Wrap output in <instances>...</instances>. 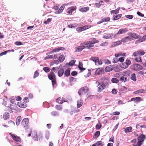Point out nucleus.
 Instances as JSON below:
<instances>
[{
  "instance_id": "1",
  "label": "nucleus",
  "mask_w": 146,
  "mask_h": 146,
  "mask_svg": "<svg viewBox=\"0 0 146 146\" xmlns=\"http://www.w3.org/2000/svg\"><path fill=\"white\" fill-rule=\"evenodd\" d=\"M48 78L52 80V84L53 87L56 84V78L54 73L53 72H50L48 75Z\"/></svg>"
},
{
  "instance_id": "2",
  "label": "nucleus",
  "mask_w": 146,
  "mask_h": 146,
  "mask_svg": "<svg viewBox=\"0 0 146 146\" xmlns=\"http://www.w3.org/2000/svg\"><path fill=\"white\" fill-rule=\"evenodd\" d=\"M130 41L134 39H138L140 38V36L134 33H129L127 34Z\"/></svg>"
},
{
  "instance_id": "3",
  "label": "nucleus",
  "mask_w": 146,
  "mask_h": 146,
  "mask_svg": "<svg viewBox=\"0 0 146 146\" xmlns=\"http://www.w3.org/2000/svg\"><path fill=\"white\" fill-rule=\"evenodd\" d=\"M96 43L95 40H90L88 41L86 43H84V45L86 46V48L90 49V48L94 46V44Z\"/></svg>"
},
{
  "instance_id": "4",
  "label": "nucleus",
  "mask_w": 146,
  "mask_h": 146,
  "mask_svg": "<svg viewBox=\"0 0 146 146\" xmlns=\"http://www.w3.org/2000/svg\"><path fill=\"white\" fill-rule=\"evenodd\" d=\"M89 91L88 88L87 87H84L80 89L78 92L79 95L80 96L87 93Z\"/></svg>"
},
{
  "instance_id": "5",
  "label": "nucleus",
  "mask_w": 146,
  "mask_h": 146,
  "mask_svg": "<svg viewBox=\"0 0 146 146\" xmlns=\"http://www.w3.org/2000/svg\"><path fill=\"white\" fill-rule=\"evenodd\" d=\"M125 54V53H119L118 54H116L115 56V57L114 58L113 60V62L114 63H117L119 61V59L117 57L119 56H124Z\"/></svg>"
},
{
  "instance_id": "6",
  "label": "nucleus",
  "mask_w": 146,
  "mask_h": 146,
  "mask_svg": "<svg viewBox=\"0 0 146 146\" xmlns=\"http://www.w3.org/2000/svg\"><path fill=\"white\" fill-rule=\"evenodd\" d=\"M145 136L142 134L137 138L138 142L137 144H142V143L143 142L145 139Z\"/></svg>"
},
{
  "instance_id": "7",
  "label": "nucleus",
  "mask_w": 146,
  "mask_h": 146,
  "mask_svg": "<svg viewBox=\"0 0 146 146\" xmlns=\"http://www.w3.org/2000/svg\"><path fill=\"white\" fill-rule=\"evenodd\" d=\"M116 35L112 33L105 34L102 36L103 38L106 39H112L115 38Z\"/></svg>"
},
{
  "instance_id": "8",
  "label": "nucleus",
  "mask_w": 146,
  "mask_h": 146,
  "mask_svg": "<svg viewBox=\"0 0 146 146\" xmlns=\"http://www.w3.org/2000/svg\"><path fill=\"white\" fill-rule=\"evenodd\" d=\"M132 68L135 70L139 71L141 70L142 68V66L138 64H134L132 66Z\"/></svg>"
},
{
  "instance_id": "9",
  "label": "nucleus",
  "mask_w": 146,
  "mask_h": 146,
  "mask_svg": "<svg viewBox=\"0 0 146 146\" xmlns=\"http://www.w3.org/2000/svg\"><path fill=\"white\" fill-rule=\"evenodd\" d=\"M86 48V46L84 45H81L74 48V52H78L81 51L83 49Z\"/></svg>"
},
{
  "instance_id": "10",
  "label": "nucleus",
  "mask_w": 146,
  "mask_h": 146,
  "mask_svg": "<svg viewBox=\"0 0 146 146\" xmlns=\"http://www.w3.org/2000/svg\"><path fill=\"white\" fill-rule=\"evenodd\" d=\"M9 135L12 137L14 140L17 142H20L21 139L19 137L17 136L14 134H12L11 133H9Z\"/></svg>"
},
{
  "instance_id": "11",
  "label": "nucleus",
  "mask_w": 146,
  "mask_h": 146,
  "mask_svg": "<svg viewBox=\"0 0 146 146\" xmlns=\"http://www.w3.org/2000/svg\"><path fill=\"white\" fill-rule=\"evenodd\" d=\"M106 86L104 83H102L100 86L98 87V91L99 92H100L103 89L106 88Z\"/></svg>"
},
{
  "instance_id": "12",
  "label": "nucleus",
  "mask_w": 146,
  "mask_h": 146,
  "mask_svg": "<svg viewBox=\"0 0 146 146\" xmlns=\"http://www.w3.org/2000/svg\"><path fill=\"white\" fill-rule=\"evenodd\" d=\"M128 31L127 28H126L123 29H120L118 32L117 33V35H120L121 34L124 33Z\"/></svg>"
},
{
  "instance_id": "13",
  "label": "nucleus",
  "mask_w": 146,
  "mask_h": 146,
  "mask_svg": "<svg viewBox=\"0 0 146 146\" xmlns=\"http://www.w3.org/2000/svg\"><path fill=\"white\" fill-rule=\"evenodd\" d=\"M17 105L19 107L24 108L27 106V105L24 102H19L17 103Z\"/></svg>"
},
{
  "instance_id": "14",
  "label": "nucleus",
  "mask_w": 146,
  "mask_h": 146,
  "mask_svg": "<svg viewBox=\"0 0 146 146\" xmlns=\"http://www.w3.org/2000/svg\"><path fill=\"white\" fill-rule=\"evenodd\" d=\"M29 119L27 118H24L21 124L24 127H25V125H26L29 122Z\"/></svg>"
},
{
  "instance_id": "15",
  "label": "nucleus",
  "mask_w": 146,
  "mask_h": 146,
  "mask_svg": "<svg viewBox=\"0 0 146 146\" xmlns=\"http://www.w3.org/2000/svg\"><path fill=\"white\" fill-rule=\"evenodd\" d=\"M103 69L102 68H99L97 69L95 72V75L97 76L102 73Z\"/></svg>"
},
{
  "instance_id": "16",
  "label": "nucleus",
  "mask_w": 146,
  "mask_h": 146,
  "mask_svg": "<svg viewBox=\"0 0 146 146\" xmlns=\"http://www.w3.org/2000/svg\"><path fill=\"white\" fill-rule=\"evenodd\" d=\"M64 72V70L62 68H61L58 71V75L59 77H60L62 76Z\"/></svg>"
},
{
  "instance_id": "17",
  "label": "nucleus",
  "mask_w": 146,
  "mask_h": 146,
  "mask_svg": "<svg viewBox=\"0 0 146 146\" xmlns=\"http://www.w3.org/2000/svg\"><path fill=\"white\" fill-rule=\"evenodd\" d=\"M64 9V6H62L58 11H56L55 13L56 14H59L62 13Z\"/></svg>"
},
{
  "instance_id": "18",
  "label": "nucleus",
  "mask_w": 146,
  "mask_h": 146,
  "mask_svg": "<svg viewBox=\"0 0 146 146\" xmlns=\"http://www.w3.org/2000/svg\"><path fill=\"white\" fill-rule=\"evenodd\" d=\"M70 68H67L65 71L64 73V75L66 77H68L70 74Z\"/></svg>"
},
{
  "instance_id": "19",
  "label": "nucleus",
  "mask_w": 146,
  "mask_h": 146,
  "mask_svg": "<svg viewBox=\"0 0 146 146\" xmlns=\"http://www.w3.org/2000/svg\"><path fill=\"white\" fill-rule=\"evenodd\" d=\"M78 24L77 23H74V24H72L71 25H68L67 26V27L69 28H74L76 27H77V26H78Z\"/></svg>"
},
{
  "instance_id": "20",
  "label": "nucleus",
  "mask_w": 146,
  "mask_h": 146,
  "mask_svg": "<svg viewBox=\"0 0 146 146\" xmlns=\"http://www.w3.org/2000/svg\"><path fill=\"white\" fill-rule=\"evenodd\" d=\"M51 115L54 117H57L59 115V113L57 111H54L50 113Z\"/></svg>"
},
{
  "instance_id": "21",
  "label": "nucleus",
  "mask_w": 146,
  "mask_h": 146,
  "mask_svg": "<svg viewBox=\"0 0 146 146\" xmlns=\"http://www.w3.org/2000/svg\"><path fill=\"white\" fill-rule=\"evenodd\" d=\"M125 132L127 133V132H130L132 131V128L131 127H126L124 128Z\"/></svg>"
},
{
  "instance_id": "22",
  "label": "nucleus",
  "mask_w": 146,
  "mask_h": 146,
  "mask_svg": "<svg viewBox=\"0 0 146 146\" xmlns=\"http://www.w3.org/2000/svg\"><path fill=\"white\" fill-rule=\"evenodd\" d=\"M129 41H130L128 36L124 37L122 38L121 40V41L123 42H126Z\"/></svg>"
},
{
  "instance_id": "23",
  "label": "nucleus",
  "mask_w": 146,
  "mask_h": 146,
  "mask_svg": "<svg viewBox=\"0 0 146 146\" xmlns=\"http://www.w3.org/2000/svg\"><path fill=\"white\" fill-rule=\"evenodd\" d=\"M89 9V8L88 7H85L80 8L79 11L82 12H85L88 11Z\"/></svg>"
},
{
  "instance_id": "24",
  "label": "nucleus",
  "mask_w": 146,
  "mask_h": 146,
  "mask_svg": "<svg viewBox=\"0 0 146 146\" xmlns=\"http://www.w3.org/2000/svg\"><path fill=\"white\" fill-rule=\"evenodd\" d=\"M22 119L21 117V116L18 117L16 119V122L17 125L18 126L19 125Z\"/></svg>"
},
{
  "instance_id": "25",
  "label": "nucleus",
  "mask_w": 146,
  "mask_h": 146,
  "mask_svg": "<svg viewBox=\"0 0 146 146\" xmlns=\"http://www.w3.org/2000/svg\"><path fill=\"white\" fill-rule=\"evenodd\" d=\"M112 70L111 66V65H109L107 66L105 69V70L106 72H110Z\"/></svg>"
},
{
  "instance_id": "26",
  "label": "nucleus",
  "mask_w": 146,
  "mask_h": 146,
  "mask_svg": "<svg viewBox=\"0 0 146 146\" xmlns=\"http://www.w3.org/2000/svg\"><path fill=\"white\" fill-rule=\"evenodd\" d=\"M78 67L79 69L81 71H83L85 70V68H84L83 67V64L81 62H79V65L78 66Z\"/></svg>"
},
{
  "instance_id": "27",
  "label": "nucleus",
  "mask_w": 146,
  "mask_h": 146,
  "mask_svg": "<svg viewBox=\"0 0 146 146\" xmlns=\"http://www.w3.org/2000/svg\"><path fill=\"white\" fill-rule=\"evenodd\" d=\"M122 16L121 14H119L117 16H113V19L114 20H117L119 19Z\"/></svg>"
},
{
  "instance_id": "28",
  "label": "nucleus",
  "mask_w": 146,
  "mask_h": 146,
  "mask_svg": "<svg viewBox=\"0 0 146 146\" xmlns=\"http://www.w3.org/2000/svg\"><path fill=\"white\" fill-rule=\"evenodd\" d=\"M64 49V48L63 47H58L54 49L53 51H54V52H58L60 50H62Z\"/></svg>"
},
{
  "instance_id": "29",
  "label": "nucleus",
  "mask_w": 146,
  "mask_h": 146,
  "mask_svg": "<svg viewBox=\"0 0 146 146\" xmlns=\"http://www.w3.org/2000/svg\"><path fill=\"white\" fill-rule=\"evenodd\" d=\"M85 30L84 26L81 27H77L76 29V30L79 32H81L82 31Z\"/></svg>"
},
{
  "instance_id": "30",
  "label": "nucleus",
  "mask_w": 146,
  "mask_h": 146,
  "mask_svg": "<svg viewBox=\"0 0 146 146\" xmlns=\"http://www.w3.org/2000/svg\"><path fill=\"white\" fill-rule=\"evenodd\" d=\"M127 80V77L124 76H121L120 78V81L123 82H126Z\"/></svg>"
},
{
  "instance_id": "31",
  "label": "nucleus",
  "mask_w": 146,
  "mask_h": 146,
  "mask_svg": "<svg viewBox=\"0 0 146 146\" xmlns=\"http://www.w3.org/2000/svg\"><path fill=\"white\" fill-rule=\"evenodd\" d=\"M82 101L81 100H78L77 102V107L78 108H80L82 105Z\"/></svg>"
},
{
  "instance_id": "32",
  "label": "nucleus",
  "mask_w": 146,
  "mask_h": 146,
  "mask_svg": "<svg viewBox=\"0 0 146 146\" xmlns=\"http://www.w3.org/2000/svg\"><path fill=\"white\" fill-rule=\"evenodd\" d=\"M96 144L97 146H104V142L101 141L97 142Z\"/></svg>"
},
{
  "instance_id": "33",
  "label": "nucleus",
  "mask_w": 146,
  "mask_h": 146,
  "mask_svg": "<svg viewBox=\"0 0 146 146\" xmlns=\"http://www.w3.org/2000/svg\"><path fill=\"white\" fill-rule=\"evenodd\" d=\"M145 92L144 89H141L135 91L134 93L135 94H137L139 93H145Z\"/></svg>"
},
{
  "instance_id": "34",
  "label": "nucleus",
  "mask_w": 146,
  "mask_h": 146,
  "mask_svg": "<svg viewBox=\"0 0 146 146\" xmlns=\"http://www.w3.org/2000/svg\"><path fill=\"white\" fill-rule=\"evenodd\" d=\"M131 79L134 81L135 82L136 81V77L135 73H133L131 74Z\"/></svg>"
},
{
  "instance_id": "35",
  "label": "nucleus",
  "mask_w": 146,
  "mask_h": 146,
  "mask_svg": "<svg viewBox=\"0 0 146 146\" xmlns=\"http://www.w3.org/2000/svg\"><path fill=\"white\" fill-rule=\"evenodd\" d=\"M65 57L63 55H60L58 58L59 61L61 62H62L64 60Z\"/></svg>"
},
{
  "instance_id": "36",
  "label": "nucleus",
  "mask_w": 146,
  "mask_h": 146,
  "mask_svg": "<svg viewBox=\"0 0 146 146\" xmlns=\"http://www.w3.org/2000/svg\"><path fill=\"white\" fill-rule=\"evenodd\" d=\"M120 9V8H117L116 9L112 10L111 11L110 13L111 14H112L113 13H115V14H117L119 12V11Z\"/></svg>"
},
{
  "instance_id": "37",
  "label": "nucleus",
  "mask_w": 146,
  "mask_h": 146,
  "mask_svg": "<svg viewBox=\"0 0 146 146\" xmlns=\"http://www.w3.org/2000/svg\"><path fill=\"white\" fill-rule=\"evenodd\" d=\"M135 60L138 62H142L141 58L140 56H137L136 57L135 59Z\"/></svg>"
},
{
  "instance_id": "38",
  "label": "nucleus",
  "mask_w": 146,
  "mask_h": 146,
  "mask_svg": "<svg viewBox=\"0 0 146 146\" xmlns=\"http://www.w3.org/2000/svg\"><path fill=\"white\" fill-rule=\"evenodd\" d=\"M141 99V98L139 97H137L135 98H132L131 101H134L135 102H137L139 100Z\"/></svg>"
},
{
  "instance_id": "39",
  "label": "nucleus",
  "mask_w": 146,
  "mask_h": 146,
  "mask_svg": "<svg viewBox=\"0 0 146 146\" xmlns=\"http://www.w3.org/2000/svg\"><path fill=\"white\" fill-rule=\"evenodd\" d=\"M9 117V113H5L3 115V118L5 119H8Z\"/></svg>"
},
{
  "instance_id": "40",
  "label": "nucleus",
  "mask_w": 146,
  "mask_h": 146,
  "mask_svg": "<svg viewBox=\"0 0 146 146\" xmlns=\"http://www.w3.org/2000/svg\"><path fill=\"white\" fill-rule=\"evenodd\" d=\"M111 82L113 83H117L119 82V80L116 78H113L111 79Z\"/></svg>"
},
{
  "instance_id": "41",
  "label": "nucleus",
  "mask_w": 146,
  "mask_h": 146,
  "mask_svg": "<svg viewBox=\"0 0 146 146\" xmlns=\"http://www.w3.org/2000/svg\"><path fill=\"white\" fill-rule=\"evenodd\" d=\"M121 67L123 68H126L128 67L127 65H126L124 62L123 63H122L120 65Z\"/></svg>"
},
{
  "instance_id": "42",
  "label": "nucleus",
  "mask_w": 146,
  "mask_h": 146,
  "mask_svg": "<svg viewBox=\"0 0 146 146\" xmlns=\"http://www.w3.org/2000/svg\"><path fill=\"white\" fill-rule=\"evenodd\" d=\"M98 58V57H92L90 58V60H92L94 62L96 63V62L97 61V60Z\"/></svg>"
},
{
  "instance_id": "43",
  "label": "nucleus",
  "mask_w": 146,
  "mask_h": 146,
  "mask_svg": "<svg viewBox=\"0 0 146 146\" xmlns=\"http://www.w3.org/2000/svg\"><path fill=\"white\" fill-rule=\"evenodd\" d=\"M137 52L139 55H140L141 56L143 55L145 53L142 50H138Z\"/></svg>"
},
{
  "instance_id": "44",
  "label": "nucleus",
  "mask_w": 146,
  "mask_h": 146,
  "mask_svg": "<svg viewBox=\"0 0 146 146\" xmlns=\"http://www.w3.org/2000/svg\"><path fill=\"white\" fill-rule=\"evenodd\" d=\"M102 61L100 60H99L98 59V58L97 60V61L96 62V65H101L102 64Z\"/></svg>"
},
{
  "instance_id": "45",
  "label": "nucleus",
  "mask_w": 146,
  "mask_h": 146,
  "mask_svg": "<svg viewBox=\"0 0 146 146\" xmlns=\"http://www.w3.org/2000/svg\"><path fill=\"white\" fill-rule=\"evenodd\" d=\"M50 68L47 67H45L43 68V70L44 71L46 72H48L50 71Z\"/></svg>"
},
{
  "instance_id": "46",
  "label": "nucleus",
  "mask_w": 146,
  "mask_h": 146,
  "mask_svg": "<svg viewBox=\"0 0 146 146\" xmlns=\"http://www.w3.org/2000/svg\"><path fill=\"white\" fill-rule=\"evenodd\" d=\"M16 105L15 107V106H14V105L11 104L10 105V107H8V109L10 108V109H11L12 110H15L16 109Z\"/></svg>"
},
{
  "instance_id": "47",
  "label": "nucleus",
  "mask_w": 146,
  "mask_h": 146,
  "mask_svg": "<svg viewBox=\"0 0 146 146\" xmlns=\"http://www.w3.org/2000/svg\"><path fill=\"white\" fill-rule=\"evenodd\" d=\"M87 95L88 96L87 98L90 99H93L94 97V95H92L90 93L88 94Z\"/></svg>"
},
{
  "instance_id": "48",
  "label": "nucleus",
  "mask_w": 146,
  "mask_h": 146,
  "mask_svg": "<svg viewBox=\"0 0 146 146\" xmlns=\"http://www.w3.org/2000/svg\"><path fill=\"white\" fill-rule=\"evenodd\" d=\"M102 125L100 122L97 124L96 126V128L98 130L100 129Z\"/></svg>"
},
{
  "instance_id": "49",
  "label": "nucleus",
  "mask_w": 146,
  "mask_h": 146,
  "mask_svg": "<svg viewBox=\"0 0 146 146\" xmlns=\"http://www.w3.org/2000/svg\"><path fill=\"white\" fill-rule=\"evenodd\" d=\"M75 61L76 60H71L69 62V65L70 66H73L74 64Z\"/></svg>"
},
{
  "instance_id": "50",
  "label": "nucleus",
  "mask_w": 146,
  "mask_h": 146,
  "mask_svg": "<svg viewBox=\"0 0 146 146\" xmlns=\"http://www.w3.org/2000/svg\"><path fill=\"white\" fill-rule=\"evenodd\" d=\"M56 108L58 110H61L62 108L61 106L60 105H56L55 106Z\"/></svg>"
},
{
  "instance_id": "51",
  "label": "nucleus",
  "mask_w": 146,
  "mask_h": 146,
  "mask_svg": "<svg viewBox=\"0 0 146 146\" xmlns=\"http://www.w3.org/2000/svg\"><path fill=\"white\" fill-rule=\"evenodd\" d=\"M56 102L58 103H59L60 104H61L63 103V102H62L61 98H58L56 100Z\"/></svg>"
},
{
  "instance_id": "52",
  "label": "nucleus",
  "mask_w": 146,
  "mask_h": 146,
  "mask_svg": "<svg viewBox=\"0 0 146 146\" xmlns=\"http://www.w3.org/2000/svg\"><path fill=\"white\" fill-rule=\"evenodd\" d=\"M103 22L105 21H108L110 20V18L109 17H107L106 18H104L102 19Z\"/></svg>"
},
{
  "instance_id": "53",
  "label": "nucleus",
  "mask_w": 146,
  "mask_h": 146,
  "mask_svg": "<svg viewBox=\"0 0 146 146\" xmlns=\"http://www.w3.org/2000/svg\"><path fill=\"white\" fill-rule=\"evenodd\" d=\"M100 134V132L99 131H97L96 132L94 135V136H95L96 137H97L99 136Z\"/></svg>"
},
{
  "instance_id": "54",
  "label": "nucleus",
  "mask_w": 146,
  "mask_h": 146,
  "mask_svg": "<svg viewBox=\"0 0 146 146\" xmlns=\"http://www.w3.org/2000/svg\"><path fill=\"white\" fill-rule=\"evenodd\" d=\"M124 63H125V64H126V65H127V66H128L131 64V61L130 60L127 59Z\"/></svg>"
},
{
  "instance_id": "55",
  "label": "nucleus",
  "mask_w": 146,
  "mask_h": 146,
  "mask_svg": "<svg viewBox=\"0 0 146 146\" xmlns=\"http://www.w3.org/2000/svg\"><path fill=\"white\" fill-rule=\"evenodd\" d=\"M33 139L35 141H37L38 140L36 133H35L33 136Z\"/></svg>"
},
{
  "instance_id": "56",
  "label": "nucleus",
  "mask_w": 146,
  "mask_h": 146,
  "mask_svg": "<svg viewBox=\"0 0 146 146\" xmlns=\"http://www.w3.org/2000/svg\"><path fill=\"white\" fill-rule=\"evenodd\" d=\"M125 17L129 19H132L133 18V16L132 15H126Z\"/></svg>"
},
{
  "instance_id": "57",
  "label": "nucleus",
  "mask_w": 146,
  "mask_h": 146,
  "mask_svg": "<svg viewBox=\"0 0 146 146\" xmlns=\"http://www.w3.org/2000/svg\"><path fill=\"white\" fill-rule=\"evenodd\" d=\"M59 7V5H55L54 6L53 8L55 10H58Z\"/></svg>"
},
{
  "instance_id": "58",
  "label": "nucleus",
  "mask_w": 146,
  "mask_h": 146,
  "mask_svg": "<svg viewBox=\"0 0 146 146\" xmlns=\"http://www.w3.org/2000/svg\"><path fill=\"white\" fill-rule=\"evenodd\" d=\"M76 8L75 7H71L69 8V9L72 12L76 10Z\"/></svg>"
},
{
  "instance_id": "59",
  "label": "nucleus",
  "mask_w": 146,
  "mask_h": 146,
  "mask_svg": "<svg viewBox=\"0 0 146 146\" xmlns=\"http://www.w3.org/2000/svg\"><path fill=\"white\" fill-rule=\"evenodd\" d=\"M39 75V73L36 71L34 74V76L33 77L34 78H35L36 77H38Z\"/></svg>"
},
{
  "instance_id": "60",
  "label": "nucleus",
  "mask_w": 146,
  "mask_h": 146,
  "mask_svg": "<svg viewBox=\"0 0 146 146\" xmlns=\"http://www.w3.org/2000/svg\"><path fill=\"white\" fill-rule=\"evenodd\" d=\"M108 44V43L107 42H104L101 43L100 44V45L102 46H106Z\"/></svg>"
},
{
  "instance_id": "61",
  "label": "nucleus",
  "mask_w": 146,
  "mask_h": 146,
  "mask_svg": "<svg viewBox=\"0 0 146 146\" xmlns=\"http://www.w3.org/2000/svg\"><path fill=\"white\" fill-rule=\"evenodd\" d=\"M141 42H143L146 40V36L145 35L143 36L142 38H141Z\"/></svg>"
},
{
  "instance_id": "62",
  "label": "nucleus",
  "mask_w": 146,
  "mask_h": 146,
  "mask_svg": "<svg viewBox=\"0 0 146 146\" xmlns=\"http://www.w3.org/2000/svg\"><path fill=\"white\" fill-rule=\"evenodd\" d=\"M137 14L139 16H140L141 17H143L144 16V14L141 13L139 11H138L137 12Z\"/></svg>"
},
{
  "instance_id": "63",
  "label": "nucleus",
  "mask_w": 146,
  "mask_h": 146,
  "mask_svg": "<svg viewBox=\"0 0 146 146\" xmlns=\"http://www.w3.org/2000/svg\"><path fill=\"white\" fill-rule=\"evenodd\" d=\"M24 100L26 103L28 102H29L28 98L27 97H25L24 98Z\"/></svg>"
},
{
  "instance_id": "64",
  "label": "nucleus",
  "mask_w": 146,
  "mask_h": 146,
  "mask_svg": "<svg viewBox=\"0 0 146 146\" xmlns=\"http://www.w3.org/2000/svg\"><path fill=\"white\" fill-rule=\"evenodd\" d=\"M124 57H120L119 59V61L121 62H123L124 60Z\"/></svg>"
}]
</instances>
